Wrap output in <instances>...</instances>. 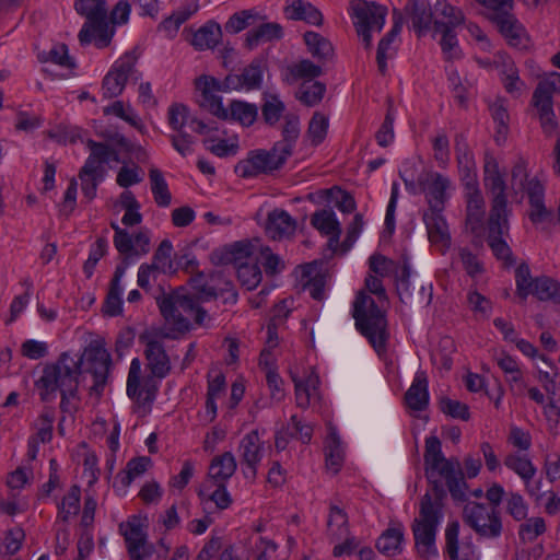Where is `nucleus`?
I'll return each instance as SVG.
<instances>
[{"label":"nucleus","mask_w":560,"mask_h":560,"mask_svg":"<svg viewBox=\"0 0 560 560\" xmlns=\"http://www.w3.org/2000/svg\"><path fill=\"white\" fill-rule=\"evenodd\" d=\"M425 474L434 485L433 495L425 493L420 501L419 517L415 518L412 532L417 552L423 558L438 556L435 535L442 520L444 490L440 485L443 479L455 501L467 499V483L460 463L457 458H445L441 450V441L432 435L425 440L424 451Z\"/></svg>","instance_id":"f257e3e1"},{"label":"nucleus","mask_w":560,"mask_h":560,"mask_svg":"<svg viewBox=\"0 0 560 560\" xmlns=\"http://www.w3.org/2000/svg\"><path fill=\"white\" fill-rule=\"evenodd\" d=\"M81 360L71 352H62L55 362L47 363L34 387L44 402H51L60 395V410L72 416L80 406L79 385Z\"/></svg>","instance_id":"f03ea898"},{"label":"nucleus","mask_w":560,"mask_h":560,"mask_svg":"<svg viewBox=\"0 0 560 560\" xmlns=\"http://www.w3.org/2000/svg\"><path fill=\"white\" fill-rule=\"evenodd\" d=\"M74 9L86 19L78 35L80 44L93 42L97 48L107 47L115 31L108 21L106 0H75Z\"/></svg>","instance_id":"7ed1b4c3"},{"label":"nucleus","mask_w":560,"mask_h":560,"mask_svg":"<svg viewBox=\"0 0 560 560\" xmlns=\"http://www.w3.org/2000/svg\"><path fill=\"white\" fill-rule=\"evenodd\" d=\"M156 302L165 322L178 332L188 331L191 319L201 326L208 318L207 311L198 305L196 299L180 291L163 295Z\"/></svg>","instance_id":"20e7f679"},{"label":"nucleus","mask_w":560,"mask_h":560,"mask_svg":"<svg viewBox=\"0 0 560 560\" xmlns=\"http://www.w3.org/2000/svg\"><path fill=\"white\" fill-rule=\"evenodd\" d=\"M353 317L357 328L368 338L375 351L384 352L388 338L385 314L374 299L363 291L358 293L353 303Z\"/></svg>","instance_id":"39448f33"},{"label":"nucleus","mask_w":560,"mask_h":560,"mask_svg":"<svg viewBox=\"0 0 560 560\" xmlns=\"http://www.w3.org/2000/svg\"><path fill=\"white\" fill-rule=\"evenodd\" d=\"M370 269L378 277H386L390 272L396 273L397 280V292L402 303H418V304H428L431 300L432 292L431 285L427 289L423 284L419 285L418 290L415 292L413 288H411L410 283V264L406 257H402V265L398 268L396 264L386 258L383 255L374 254L369 259Z\"/></svg>","instance_id":"423d86ee"},{"label":"nucleus","mask_w":560,"mask_h":560,"mask_svg":"<svg viewBox=\"0 0 560 560\" xmlns=\"http://www.w3.org/2000/svg\"><path fill=\"white\" fill-rule=\"evenodd\" d=\"M512 188L527 194L530 211L528 213L533 223L542 222L550 213L545 206V187L538 177L529 178L527 161L518 158L511 171Z\"/></svg>","instance_id":"0eeeda50"},{"label":"nucleus","mask_w":560,"mask_h":560,"mask_svg":"<svg viewBox=\"0 0 560 560\" xmlns=\"http://www.w3.org/2000/svg\"><path fill=\"white\" fill-rule=\"evenodd\" d=\"M551 62L560 69V51L552 56ZM559 84L560 73L553 72L547 80L540 81L533 93L532 105L546 135H552L558 128L552 96Z\"/></svg>","instance_id":"6e6552de"},{"label":"nucleus","mask_w":560,"mask_h":560,"mask_svg":"<svg viewBox=\"0 0 560 560\" xmlns=\"http://www.w3.org/2000/svg\"><path fill=\"white\" fill-rule=\"evenodd\" d=\"M462 518L479 537L499 538L503 532L500 511L485 503L468 501L463 508Z\"/></svg>","instance_id":"1a4fd4ad"},{"label":"nucleus","mask_w":560,"mask_h":560,"mask_svg":"<svg viewBox=\"0 0 560 560\" xmlns=\"http://www.w3.org/2000/svg\"><path fill=\"white\" fill-rule=\"evenodd\" d=\"M127 395L136 405L137 412H150L159 392V382L153 375H142L141 361L132 359L127 377Z\"/></svg>","instance_id":"9d476101"},{"label":"nucleus","mask_w":560,"mask_h":560,"mask_svg":"<svg viewBox=\"0 0 560 560\" xmlns=\"http://www.w3.org/2000/svg\"><path fill=\"white\" fill-rule=\"evenodd\" d=\"M350 10L357 33L365 48L370 49L372 46V33H380L383 30L387 9L375 2L351 0Z\"/></svg>","instance_id":"9b49d317"},{"label":"nucleus","mask_w":560,"mask_h":560,"mask_svg":"<svg viewBox=\"0 0 560 560\" xmlns=\"http://www.w3.org/2000/svg\"><path fill=\"white\" fill-rule=\"evenodd\" d=\"M291 156L278 149V144L267 150H255L249 152L247 159L240 161L235 166V173L244 178L254 177L259 174H268L279 170Z\"/></svg>","instance_id":"f8f14e48"},{"label":"nucleus","mask_w":560,"mask_h":560,"mask_svg":"<svg viewBox=\"0 0 560 560\" xmlns=\"http://www.w3.org/2000/svg\"><path fill=\"white\" fill-rule=\"evenodd\" d=\"M483 185L490 196L489 215L500 217V214H510L506 183L503 174L500 172L498 161L491 155H487L485 159Z\"/></svg>","instance_id":"ddd939ff"},{"label":"nucleus","mask_w":560,"mask_h":560,"mask_svg":"<svg viewBox=\"0 0 560 560\" xmlns=\"http://www.w3.org/2000/svg\"><path fill=\"white\" fill-rule=\"evenodd\" d=\"M75 355L81 360L80 369L82 370L84 364L85 371L91 373L94 377V384L91 390L101 394L107 382L112 362L110 354L98 342H90L81 354Z\"/></svg>","instance_id":"4468645a"},{"label":"nucleus","mask_w":560,"mask_h":560,"mask_svg":"<svg viewBox=\"0 0 560 560\" xmlns=\"http://www.w3.org/2000/svg\"><path fill=\"white\" fill-rule=\"evenodd\" d=\"M138 56L135 51L126 52L113 65L112 69L103 79L102 90L105 98H114L120 95L128 79L138 80L139 73L136 69Z\"/></svg>","instance_id":"2eb2a0df"},{"label":"nucleus","mask_w":560,"mask_h":560,"mask_svg":"<svg viewBox=\"0 0 560 560\" xmlns=\"http://www.w3.org/2000/svg\"><path fill=\"white\" fill-rule=\"evenodd\" d=\"M129 557L131 560H145L153 553V546L148 542V536L141 520L132 516L126 524H120Z\"/></svg>","instance_id":"dca6fc26"},{"label":"nucleus","mask_w":560,"mask_h":560,"mask_svg":"<svg viewBox=\"0 0 560 560\" xmlns=\"http://www.w3.org/2000/svg\"><path fill=\"white\" fill-rule=\"evenodd\" d=\"M264 441L258 430L245 434L238 445V455L246 479L255 480L257 468L264 457Z\"/></svg>","instance_id":"f3484780"},{"label":"nucleus","mask_w":560,"mask_h":560,"mask_svg":"<svg viewBox=\"0 0 560 560\" xmlns=\"http://www.w3.org/2000/svg\"><path fill=\"white\" fill-rule=\"evenodd\" d=\"M195 86L200 92L199 105L215 117L226 120L229 112L223 106L221 96L218 95L219 92H223L221 82L214 77L202 74L196 78Z\"/></svg>","instance_id":"a211bd4d"},{"label":"nucleus","mask_w":560,"mask_h":560,"mask_svg":"<svg viewBox=\"0 0 560 560\" xmlns=\"http://www.w3.org/2000/svg\"><path fill=\"white\" fill-rule=\"evenodd\" d=\"M86 145L90 150V155L80 170L79 177L95 176L103 178L106 173L104 164L110 161L119 162L118 152L106 143L96 142L91 139L86 141Z\"/></svg>","instance_id":"6ab92c4d"},{"label":"nucleus","mask_w":560,"mask_h":560,"mask_svg":"<svg viewBox=\"0 0 560 560\" xmlns=\"http://www.w3.org/2000/svg\"><path fill=\"white\" fill-rule=\"evenodd\" d=\"M509 215L510 214H500V217L489 215L487 242L498 259L511 265L513 262L512 250L505 241V236L509 235L510 230Z\"/></svg>","instance_id":"aec40b11"},{"label":"nucleus","mask_w":560,"mask_h":560,"mask_svg":"<svg viewBox=\"0 0 560 560\" xmlns=\"http://www.w3.org/2000/svg\"><path fill=\"white\" fill-rule=\"evenodd\" d=\"M140 340L145 345L144 357L150 374L158 380L166 377L172 366L163 343L149 334L141 335Z\"/></svg>","instance_id":"412c9836"},{"label":"nucleus","mask_w":560,"mask_h":560,"mask_svg":"<svg viewBox=\"0 0 560 560\" xmlns=\"http://www.w3.org/2000/svg\"><path fill=\"white\" fill-rule=\"evenodd\" d=\"M454 149L458 172L464 188L466 189L479 186L475 156L464 135H457L455 137Z\"/></svg>","instance_id":"4be33fe9"},{"label":"nucleus","mask_w":560,"mask_h":560,"mask_svg":"<svg viewBox=\"0 0 560 560\" xmlns=\"http://www.w3.org/2000/svg\"><path fill=\"white\" fill-rule=\"evenodd\" d=\"M441 212L442 210H427L423 213V221L429 241L444 253L451 246V235L448 225Z\"/></svg>","instance_id":"5701e85b"},{"label":"nucleus","mask_w":560,"mask_h":560,"mask_svg":"<svg viewBox=\"0 0 560 560\" xmlns=\"http://www.w3.org/2000/svg\"><path fill=\"white\" fill-rule=\"evenodd\" d=\"M327 279V272L323 271L322 266L316 261L301 267L302 288L308 291L310 295L316 301H322L325 298Z\"/></svg>","instance_id":"b1692460"},{"label":"nucleus","mask_w":560,"mask_h":560,"mask_svg":"<svg viewBox=\"0 0 560 560\" xmlns=\"http://www.w3.org/2000/svg\"><path fill=\"white\" fill-rule=\"evenodd\" d=\"M212 284L205 282L198 290L197 302H207L212 299L222 298L224 304H235L237 302V292L231 281L213 276L211 278Z\"/></svg>","instance_id":"393cba45"},{"label":"nucleus","mask_w":560,"mask_h":560,"mask_svg":"<svg viewBox=\"0 0 560 560\" xmlns=\"http://www.w3.org/2000/svg\"><path fill=\"white\" fill-rule=\"evenodd\" d=\"M405 13L408 20L411 21V27L419 37L425 35L431 30L433 12L427 0H408Z\"/></svg>","instance_id":"a878e982"},{"label":"nucleus","mask_w":560,"mask_h":560,"mask_svg":"<svg viewBox=\"0 0 560 560\" xmlns=\"http://www.w3.org/2000/svg\"><path fill=\"white\" fill-rule=\"evenodd\" d=\"M493 23L499 27L500 33L504 36L511 46L524 48L527 45V35L523 25L516 18L505 11L493 16Z\"/></svg>","instance_id":"bb28decb"},{"label":"nucleus","mask_w":560,"mask_h":560,"mask_svg":"<svg viewBox=\"0 0 560 560\" xmlns=\"http://www.w3.org/2000/svg\"><path fill=\"white\" fill-rule=\"evenodd\" d=\"M296 230V221L283 209H273L267 215L266 234L277 241L292 236Z\"/></svg>","instance_id":"cd10ccee"},{"label":"nucleus","mask_w":560,"mask_h":560,"mask_svg":"<svg viewBox=\"0 0 560 560\" xmlns=\"http://www.w3.org/2000/svg\"><path fill=\"white\" fill-rule=\"evenodd\" d=\"M466 225L475 234H478L485 221V199L479 186L466 188Z\"/></svg>","instance_id":"c85d7f7f"},{"label":"nucleus","mask_w":560,"mask_h":560,"mask_svg":"<svg viewBox=\"0 0 560 560\" xmlns=\"http://www.w3.org/2000/svg\"><path fill=\"white\" fill-rule=\"evenodd\" d=\"M406 405L415 410L422 411L429 405L428 377L424 371H418L412 384L405 394Z\"/></svg>","instance_id":"c756f323"},{"label":"nucleus","mask_w":560,"mask_h":560,"mask_svg":"<svg viewBox=\"0 0 560 560\" xmlns=\"http://www.w3.org/2000/svg\"><path fill=\"white\" fill-rule=\"evenodd\" d=\"M459 523L453 521L445 529V552L451 560H471L474 547L471 545L459 546Z\"/></svg>","instance_id":"7c9ffc66"},{"label":"nucleus","mask_w":560,"mask_h":560,"mask_svg":"<svg viewBox=\"0 0 560 560\" xmlns=\"http://www.w3.org/2000/svg\"><path fill=\"white\" fill-rule=\"evenodd\" d=\"M455 27H447L442 24L440 20L433 22V37L440 35V46L444 58L447 61L459 59L462 57V50L458 45L457 35Z\"/></svg>","instance_id":"2f4dec72"},{"label":"nucleus","mask_w":560,"mask_h":560,"mask_svg":"<svg viewBox=\"0 0 560 560\" xmlns=\"http://www.w3.org/2000/svg\"><path fill=\"white\" fill-rule=\"evenodd\" d=\"M450 187V180L443 175L435 173L430 176L424 185V192L429 210H443L446 200V189Z\"/></svg>","instance_id":"473e14b6"},{"label":"nucleus","mask_w":560,"mask_h":560,"mask_svg":"<svg viewBox=\"0 0 560 560\" xmlns=\"http://www.w3.org/2000/svg\"><path fill=\"white\" fill-rule=\"evenodd\" d=\"M404 526L400 523L392 524L376 541L377 550L387 556L393 557L402 551Z\"/></svg>","instance_id":"72a5a7b5"},{"label":"nucleus","mask_w":560,"mask_h":560,"mask_svg":"<svg viewBox=\"0 0 560 560\" xmlns=\"http://www.w3.org/2000/svg\"><path fill=\"white\" fill-rule=\"evenodd\" d=\"M236 459L231 452L215 456L209 466L208 477L214 483H225L236 470Z\"/></svg>","instance_id":"f704fd0d"},{"label":"nucleus","mask_w":560,"mask_h":560,"mask_svg":"<svg viewBox=\"0 0 560 560\" xmlns=\"http://www.w3.org/2000/svg\"><path fill=\"white\" fill-rule=\"evenodd\" d=\"M285 14L289 19L295 21H304L312 25H322L323 14L312 3L304 0H292L285 7Z\"/></svg>","instance_id":"c9c22d12"},{"label":"nucleus","mask_w":560,"mask_h":560,"mask_svg":"<svg viewBox=\"0 0 560 560\" xmlns=\"http://www.w3.org/2000/svg\"><path fill=\"white\" fill-rule=\"evenodd\" d=\"M494 63L497 67H502V82L508 93L512 95H520L523 90V82L520 80L518 71L513 61L505 54L498 52L495 55Z\"/></svg>","instance_id":"e433bc0d"},{"label":"nucleus","mask_w":560,"mask_h":560,"mask_svg":"<svg viewBox=\"0 0 560 560\" xmlns=\"http://www.w3.org/2000/svg\"><path fill=\"white\" fill-rule=\"evenodd\" d=\"M126 266H117L114 277L110 281V288L107 293L103 311L109 316H117L121 313L122 301H121V287L120 281L125 275Z\"/></svg>","instance_id":"4c0bfd02"},{"label":"nucleus","mask_w":560,"mask_h":560,"mask_svg":"<svg viewBox=\"0 0 560 560\" xmlns=\"http://www.w3.org/2000/svg\"><path fill=\"white\" fill-rule=\"evenodd\" d=\"M199 9L197 1L185 3L182 8L174 11L168 18L162 21L159 28L166 33L168 37H174L180 27Z\"/></svg>","instance_id":"58836bf2"},{"label":"nucleus","mask_w":560,"mask_h":560,"mask_svg":"<svg viewBox=\"0 0 560 560\" xmlns=\"http://www.w3.org/2000/svg\"><path fill=\"white\" fill-rule=\"evenodd\" d=\"M303 38L308 52L314 58L320 61H327L334 57L332 44L319 33L312 31L305 32Z\"/></svg>","instance_id":"ea45409f"},{"label":"nucleus","mask_w":560,"mask_h":560,"mask_svg":"<svg viewBox=\"0 0 560 560\" xmlns=\"http://www.w3.org/2000/svg\"><path fill=\"white\" fill-rule=\"evenodd\" d=\"M282 140L276 142L278 149L287 154L292 155L293 148L300 136V119L294 114L284 115V124L281 130Z\"/></svg>","instance_id":"a19ab883"},{"label":"nucleus","mask_w":560,"mask_h":560,"mask_svg":"<svg viewBox=\"0 0 560 560\" xmlns=\"http://www.w3.org/2000/svg\"><path fill=\"white\" fill-rule=\"evenodd\" d=\"M221 36V26L215 22H208L194 34L191 45L197 50L212 49L218 45Z\"/></svg>","instance_id":"79ce46f5"},{"label":"nucleus","mask_w":560,"mask_h":560,"mask_svg":"<svg viewBox=\"0 0 560 560\" xmlns=\"http://www.w3.org/2000/svg\"><path fill=\"white\" fill-rule=\"evenodd\" d=\"M150 252V235L147 230H140L133 235L129 234V242L127 244L126 250H118L121 255L125 256L122 264L120 266H126L130 264L129 259L131 257H141L147 255Z\"/></svg>","instance_id":"37998d69"},{"label":"nucleus","mask_w":560,"mask_h":560,"mask_svg":"<svg viewBox=\"0 0 560 560\" xmlns=\"http://www.w3.org/2000/svg\"><path fill=\"white\" fill-rule=\"evenodd\" d=\"M325 457L327 468L337 474L345 460V451L341 441L335 431H330L325 443Z\"/></svg>","instance_id":"c03bdc74"},{"label":"nucleus","mask_w":560,"mask_h":560,"mask_svg":"<svg viewBox=\"0 0 560 560\" xmlns=\"http://www.w3.org/2000/svg\"><path fill=\"white\" fill-rule=\"evenodd\" d=\"M151 458L142 456L130 459L126 468L117 474L115 485H119L121 488H127L131 482L142 476L151 465Z\"/></svg>","instance_id":"a18cd8bd"},{"label":"nucleus","mask_w":560,"mask_h":560,"mask_svg":"<svg viewBox=\"0 0 560 560\" xmlns=\"http://www.w3.org/2000/svg\"><path fill=\"white\" fill-rule=\"evenodd\" d=\"M282 37V27L278 23H264L250 30L246 36V45L254 48L261 43H267Z\"/></svg>","instance_id":"49530a36"},{"label":"nucleus","mask_w":560,"mask_h":560,"mask_svg":"<svg viewBox=\"0 0 560 560\" xmlns=\"http://www.w3.org/2000/svg\"><path fill=\"white\" fill-rule=\"evenodd\" d=\"M395 21L392 30L389 33L381 39L377 47V55L376 60L378 65V69L382 73H385L386 71V60L388 57H392V54H388V50L390 49V45L394 42V39L398 36V34L401 31L402 27V18L400 13L397 11L394 12Z\"/></svg>","instance_id":"de8ad7c7"},{"label":"nucleus","mask_w":560,"mask_h":560,"mask_svg":"<svg viewBox=\"0 0 560 560\" xmlns=\"http://www.w3.org/2000/svg\"><path fill=\"white\" fill-rule=\"evenodd\" d=\"M506 468L515 472L523 481L534 479L537 469L526 455L518 453H510L504 458Z\"/></svg>","instance_id":"09e8293b"},{"label":"nucleus","mask_w":560,"mask_h":560,"mask_svg":"<svg viewBox=\"0 0 560 560\" xmlns=\"http://www.w3.org/2000/svg\"><path fill=\"white\" fill-rule=\"evenodd\" d=\"M228 112V119L235 120L245 127L252 126L258 117L257 106L244 101H232Z\"/></svg>","instance_id":"8fccbe9b"},{"label":"nucleus","mask_w":560,"mask_h":560,"mask_svg":"<svg viewBox=\"0 0 560 560\" xmlns=\"http://www.w3.org/2000/svg\"><path fill=\"white\" fill-rule=\"evenodd\" d=\"M149 178L155 203L162 208L168 207L172 202V195L162 172L152 167L149 171Z\"/></svg>","instance_id":"3c124183"},{"label":"nucleus","mask_w":560,"mask_h":560,"mask_svg":"<svg viewBox=\"0 0 560 560\" xmlns=\"http://www.w3.org/2000/svg\"><path fill=\"white\" fill-rule=\"evenodd\" d=\"M81 489L73 485L58 503V518L68 523L80 511Z\"/></svg>","instance_id":"603ef678"},{"label":"nucleus","mask_w":560,"mask_h":560,"mask_svg":"<svg viewBox=\"0 0 560 560\" xmlns=\"http://www.w3.org/2000/svg\"><path fill=\"white\" fill-rule=\"evenodd\" d=\"M295 386V399L296 405L300 408H307L311 404V399L317 394V386L319 380L317 375H310L305 381L293 377Z\"/></svg>","instance_id":"864d4df0"},{"label":"nucleus","mask_w":560,"mask_h":560,"mask_svg":"<svg viewBox=\"0 0 560 560\" xmlns=\"http://www.w3.org/2000/svg\"><path fill=\"white\" fill-rule=\"evenodd\" d=\"M328 534L334 539H341L348 536V515L339 506L331 504L329 508V514L327 520Z\"/></svg>","instance_id":"5fc2aeb1"},{"label":"nucleus","mask_w":560,"mask_h":560,"mask_svg":"<svg viewBox=\"0 0 560 560\" xmlns=\"http://www.w3.org/2000/svg\"><path fill=\"white\" fill-rule=\"evenodd\" d=\"M530 294L540 301L560 303V283L549 277H538L534 281Z\"/></svg>","instance_id":"6e6d98bb"},{"label":"nucleus","mask_w":560,"mask_h":560,"mask_svg":"<svg viewBox=\"0 0 560 560\" xmlns=\"http://www.w3.org/2000/svg\"><path fill=\"white\" fill-rule=\"evenodd\" d=\"M489 110L491 113L492 119L497 124L495 141L500 142V140H505L510 121L505 101L502 98H497L494 102L489 104Z\"/></svg>","instance_id":"4d7b16f0"},{"label":"nucleus","mask_w":560,"mask_h":560,"mask_svg":"<svg viewBox=\"0 0 560 560\" xmlns=\"http://www.w3.org/2000/svg\"><path fill=\"white\" fill-rule=\"evenodd\" d=\"M237 279L247 290H254L261 282L262 275L257 260L240 262L236 269Z\"/></svg>","instance_id":"13d9d810"},{"label":"nucleus","mask_w":560,"mask_h":560,"mask_svg":"<svg viewBox=\"0 0 560 560\" xmlns=\"http://www.w3.org/2000/svg\"><path fill=\"white\" fill-rule=\"evenodd\" d=\"M325 91V84L318 81L305 80L296 92V97L306 106H314L322 101Z\"/></svg>","instance_id":"bf43d9fd"},{"label":"nucleus","mask_w":560,"mask_h":560,"mask_svg":"<svg viewBox=\"0 0 560 560\" xmlns=\"http://www.w3.org/2000/svg\"><path fill=\"white\" fill-rule=\"evenodd\" d=\"M311 224L324 235L341 232L340 223L331 209L316 211L311 218Z\"/></svg>","instance_id":"052dcab7"},{"label":"nucleus","mask_w":560,"mask_h":560,"mask_svg":"<svg viewBox=\"0 0 560 560\" xmlns=\"http://www.w3.org/2000/svg\"><path fill=\"white\" fill-rule=\"evenodd\" d=\"M435 20H440L444 26L456 27L464 22V14L445 0L436 1L434 5Z\"/></svg>","instance_id":"680f3d73"},{"label":"nucleus","mask_w":560,"mask_h":560,"mask_svg":"<svg viewBox=\"0 0 560 560\" xmlns=\"http://www.w3.org/2000/svg\"><path fill=\"white\" fill-rule=\"evenodd\" d=\"M285 105L273 94L266 95L261 106V115L264 121L269 126H275L281 117L284 118Z\"/></svg>","instance_id":"e2e57ef3"},{"label":"nucleus","mask_w":560,"mask_h":560,"mask_svg":"<svg viewBox=\"0 0 560 560\" xmlns=\"http://www.w3.org/2000/svg\"><path fill=\"white\" fill-rule=\"evenodd\" d=\"M329 126L328 117L322 113H314L307 128V137L313 145H318L324 141Z\"/></svg>","instance_id":"0e129e2a"},{"label":"nucleus","mask_w":560,"mask_h":560,"mask_svg":"<svg viewBox=\"0 0 560 560\" xmlns=\"http://www.w3.org/2000/svg\"><path fill=\"white\" fill-rule=\"evenodd\" d=\"M191 116L189 109L184 104H173L167 112V120L171 128L177 131H185L186 126H190Z\"/></svg>","instance_id":"69168bd1"},{"label":"nucleus","mask_w":560,"mask_h":560,"mask_svg":"<svg viewBox=\"0 0 560 560\" xmlns=\"http://www.w3.org/2000/svg\"><path fill=\"white\" fill-rule=\"evenodd\" d=\"M505 512L516 522L526 520L528 514V505L524 498L517 492H509L505 495Z\"/></svg>","instance_id":"338daca9"},{"label":"nucleus","mask_w":560,"mask_h":560,"mask_svg":"<svg viewBox=\"0 0 560 560\" xmlns=\"http://www.w3.org/2000/svg\"><path fill=\"white\" fill-rule=\"evenodd\" d=\"M264 75L262 62L254 60L244 68L241 73L242 82L246 91L258 90L261 86Z\"/></svg>","instance_id":"774afa93"}]
</instances>
